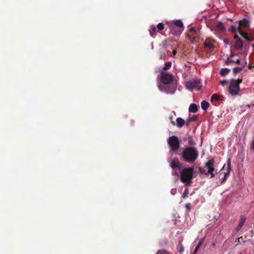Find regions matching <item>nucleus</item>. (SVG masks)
I'll return each mask as SVG.
<instances>
[{"label":"nucleus","mask_w":254,"mask_h":254,"mask_svg":"<svg viewBox=\"0 0 254 254\" xmlns=\"http://www.w3.org/2000/svg\"><path fill=\"white\" fill-rule=\"evenodd\" d=\"M171 122L172 125H175V122L173 120V117H170Z\"/></svg>","instance_id":"obj_38"},{"label":"nucleus","mask_w":254,"mask_h":254,"mask_svg":"<svg viewBox=\"0 0 254 254\" xmlns=\"http://www.w3.org/2000/svg\"><path fill=\"white\" fill-rule=\"evenodd\" d=\"M196 119V117L195 116H193L189 120V121H192V120H195Z\"/></svg>","instance_id":"obj_37"},{"label":"nucleus","mask_w":254,"mask_h":254,"mask_svg":"<svg viewBox=\"0 0 254 254\" xmlns=\"http://www.w3.org/2000/svg\"><path fill=\"white\" fill-rule=\"evenodd\" d=\"M158 88L160 91H164L166 94H173L175 93L177 89V85L176 84H168V85H166L162 88L161 86L159 84Z\"/></svg>","instance_id":"obj_8"},{"label":"nucleus","mask_w":254,"mask_h":254,"mask_svg":"<svg viewBox=\"0 0 254 254\" xmlns=\"http://www.w3.org/2000/svg\"><path fill=\"white\" fill-rule=\"evenodd\" d=\"M188 193H189V189L188 188H186L183 192V194L182 195V198H185L186 197H187L188 195Z\"/></svg>","instance_id":"obj_29"},{"label":"nucleus","mask_w":254,"mask_h":254,"mask_svg":"<svg viewBox=\"0 0 254 254\" xmlns=\"http://www.w3.org/2000/svg\"><path fill=\"white\" fill-rule=\"evenodd\" d=\"M167 143L170 151L175 153H177L180 147V143L178 137L175 135L171 136L168 138Z\"/></svg>","instance_id":"obj_3"},{"label":"nucleus","mask_w":254,"mask_h":254,"mask_svg":"<svg viewBox=\"0 0 254 254\" xmlns=\"http://www.w3.org/2000/svg\"><path fill=\"white\" fill-rule=\"evenodd\" d=\"M242 79H232L229 86V92L232 95H238L240 91V84L242 82Z\"/></svg>","instance_id":"obj_5"},{"label":"nucleus","mask_w":254,"mask_h":254,"mask_svg":"<svg viewBox=\"0 0 254 254\" xmlns=\"http://www.w3.org/2000/svg\"><path fill=\"white\" fill-rule=\"evenodd\" d=\"M150 34L151 37H154L156 34V28L155 25H152L149 29Z\"/></svg>","instance_id":"obj_17"},{"label":"nucleus","mask_w":254,"mask_h":254,"mask_svg":"<svg viewBox=\"0 0 254 254\" xmlns=\"http://www.w3.org/2000/svg\"><path fill=\"white\" fill-rule=\"evenodd\" d=\"M230 69L227 68H222L220 70V74L221 76L226 75L229 72Z\"/></svg>","instance_id":"obj_21"},{"label":"nucleus","mask_w":254,"mask_h":254,"mask_svg":"<svg viewBox=\"0 0 254 254\" xmlns=\"http://www.w3.org/2000/svg\"><path fill=\"white\" fill-rule=\"evenodd\" d=\"M185 124V121L182 118H178L176 119V125L179 128H181Z\"/></svg>","instance_id":"obj_14"},{"label":"nucleus","mask_w":254,"mask_h":254,"mask_svg":"<svg viewBox=\"0 0 254 254\" xmlns=\"http://www.w3.org/2000/svg\"><path fill=\"white\" fill-rule=\"evenodd\" d=\"M232 62H234V61H232V60H228V62H227V63L228 64H230V63H231Z\"/></svg>","instance_id":"obj_41"},{"label":"nucleus","mask_w":254,"mask_h":254,"mask_svg":"<svg viewBox=\"0 0 254 254\" xmlns=\"http://www.w3.org/2000/svg\"><path fill=\"white\" fill-rule=\"evenodd\" d=\"M243 69L242 67H235L233 69V72L234 74H237L240 72Z\"/></svg>","instance_id":"obj_26"},{"label":"nucleus","mask_w":254,"mask_h":254,"mask_svg":"<svg viewBox=\"0 0 254 254\" xmlns=\"http://www.w3.org/2000/svg\"><path fill=\"white\" fill-rule=\"evenodd\" d=\"M176 53H177V52H176L175 50H174V51H173V53H172V54H173V56H175V55H176Z\"/></svg>","instance_id":"obj_40"},{"label":"nucleus","mask_w":254,"mask_h":254,"mask_svg":"<svg viewBox=\"0 0 254 254\" xmlns=\"http://www.w3.org/2000/svg\"><path fill=\"white\" fill-rule=\"evenodd\" d=\"M177 192V190L176 189H172L171 190V193L172 195H174Z\"/></svg>","instance_id":"obj_34"},{"label":"nucleus","mask_w":254,"mask_h":254,"mask_svg":"<svg viewBox=\"0 0 254 254\" xmlns=\"http://www.w3.org/2000/svg\"><path fill=\"white\" fill-rule=\"evenodd\" d=\"M186 207L187 209H190V204L188 203V204H186Z\"/></svg>","instance_id":"obj_39"},{"label":"nucleus","mask_w":254,"mask_h":254,"mask_svg":"<svg viewBox=\"0 0 254 254\" xmlns=\"http://www.w3.org/2000/svg\"><path fill=\"white\" fill-rule=\"evenodd\" d=\"M157 28L159 30H162L164 29V25L162 22L159 23L157 24Z\"/></svg>","instance_id":"obj_28"},{"label":"nucleus","mask_w":254,"mask_h":254,"mask_svg":"<svg viewBox=\"0 0 254 254\" xmlns=\"http://www.w3.org/2000/svg\"><path fill=\"white\" fill-rule=\"evenodd\" d=\"M188 143L191 146H194L195 145V142L193 139L192 137L190 136L188 137Z\"/></svg>","instance_id":"obj_23"},{"label":"nucleus","mask_w":254,"mask_h":254,"mask_svg":"<svg viewBox=\"0 0 254 254\" xmlns=\"http://www.w3.org/2000/svg\"><path fill=\"white\" fill-rule=\"evenodd\" d=\"M156 254H171L170 252H169L168 251L162 250L158 251V252L156 253Z\"/></svg>","instance_id":"obj_27"},{"label":"nucleus","mask_w":254,"mask_h":254,"mask_svg":"<svg viewBox=\"0 0 254 254\" xmlns=\"http://www.w3.org/2000/svg\"><path fill=\"white\" fill-rule=\"evenodd\" d=\"M204 46L206 48H209V49H211V48H213V46H212V44L210 43H209V42L205 43Z\"/></svg>","instance_id":"obj_31"},{"label":"nucleus","mask_w":254,"mask_h":254,"mask_svg":"<svg viewBox=\"0 0 254 254\" xmlns=\"http://www.w3.org/2000/svg\"><path fill=\"white\" fill-rule=\"evenodd\" d=\"M173 80V76L170 73H162L161 75V82L166 85L170 84Z\"/></svg>","instance_id":"obj_9"},{"label":"nucleus","mask_w":254,"mask_h":254,"mask_svg":"<svg viewBox=\"0 0 254 254\" xmlns=\"http://www.w3.org/2000/svg\"><path fill=\"white\" fill-rule=\"evenodd\" d=\"M231 31H232V33L234 34H237L238 31L239 32V26L237 27L234 25H232L231 26Z\"/></svg>","instance_id":"obj_22"},{"label":"nucleus","mask_w":254,"mask_h":254,"mask_svg":"<svg viewBox=\"0 0 254 254\" xmlns=\"http://www.w3.org/2000/svg\"><path fill=\"white\" fill-rule=\"evenodd\" d=\"M222 170L219 173V177L220 178L222 177L221 183L222 184L224 183L228 176V175L230 174L231 171V163L230 160L229 159L228 164H227V170L226 172H222Z\"/></svg>","instance_id":"obj_10"},{"label":"nucleus","mask_w":254,"mask_h":254,"mask_svg":"<svg viewBox=\"0 0 254 254\" xmlns=\"http://www.w3.org/2000/svg\"><path fill=\"white\" fill-rule=\"evenodd\" d=\"M208 174H210V178H213L215 177V174L213 172H212L211 173H207V175Z\"/></svg>","instance_id":"obj_36"},{"label":"nucleus","mask_w":254,"mask_h":254,"mask_svg":"<svg viewBox=\"0 0 254 254\" xmlns=\"http://www.w3.org/2000/svg\"><path fill=\"white\" fill-rule=\"evenodd\" d=\"M170 167L173 169H175L178 168L180 169L181 168V164L179 163V160L178 158H174L171 160Z\"/></svg>","instance_id":"obj_12"},{"label":"nucleus","mask_w":254,"mask_h":254,"mask_svg":"<svg viewBox=\"0 0 254 254\" xmlns=\"http://www.w3.org/2000/svg\"><path fill=\"white\" fill-rule=\"evenodd\" d=\"M227 83V81H226V80H222V81H221V85H223V86H224V85H226Z\"/></svg>","instance_id":"obj_35"},{"label":"nucleus","mask_w":254,"mask_h":254,"mask_svg":"<svg viewBox=\"0 0 254 254\" xmlns=\"http://www.w3.org/2000/svg\"><path fill=\"white\" fill-rule=\"evenodd\" d=\"M198 171L201 173L205 174V175H207V172H206L202 168L199 167L198 168Z\"/></svg>","instance_id":"obj_32"},{"label":"nucleus","mask_w":254,"mask_h":254,"mask_svg":"<svg viewBox=\"0 0 254 254\" xmlns=\"http://www.w3.org/2000/svg\"><path fill=\"white\" fill-rule=\"evenodd\" d=\"M240 60H237L236 61V63L238 64H240Z\"/></svg>","instance_id":"obj_43"},{"label":"nucleus","mask_w":254,"mask_h":254,"mask_svg":"<svg viewBox=\"0 0 254 254\" xmlns=\"http://www.w3.org/2000/svg\"><path fill=\"white\" fill-rule=\"evenodd\" d=\"M224 166H225V165L223 166V168L222 169V170L224 168Z\"/></svg>","instance_id":"obj_44"},{"label":"nucleus","mask_w":254,"mask_h":254,"mask_svg":"<svg viewBox=\"0 0 254 254\" xmlns=\"http://www.w3.org/2000/svg\"><path fill=\"white\" fill-rule=\"evenodd\" d=\"M193 168L189 167L183 169L180 173V180L181 182L186 184H189L191 182L193 178Z\"/></svg>","instance_id":"obj_2"},{"label":"nucleus","mask_w":254,"mask_h":254,"mask_svg":"<svg viewBox=\"0 0 254 254\" xmlns=\"http://www.w3.org/2000/svg\"><path fill=\"white\" fill-rule=\"evenodd\" d=\"M190 31L193 33H195L196 32V30L194 27H191L190 29Z\"/></svg>","instance_id":"obj_33"},{"label":"nucleus","mask_w":254,"mask_h":254,"mask_svg":"<svg viewBox=\"0 0 254 254\" xmlns=\"http://www.w3.org/2000/svg\"><path fill=\"white\" fill-rule=\"evenodd\" d=\"M235 38H237V36H236V35H235Z\"/></svg>","instance_id":"obj_45"},{"label":"nucleus","mask_w":254,"mask_h":254,"mask_svg":"<svg viewBox=\"0 0 254 254\" xmlns=\"http://www.w3.org/2000/svg\"><path fill=\"white\" fill-rule=\"evenodd\" d=\"M214 160L213 159H211L208 160L205 164V167L208 170L207 173H211L212 172H214Z\"/></svg>","instance_id":"obj_11"},{"label":"nucleus","mask_w":254,"mask_h":254,"mask_svg":"<svg viewBox=\"0 0 254 254\" xmlns=\"http://www.w3.org/2000/svg\"><path fill=\"white\" fill-rule=\"evenodd\" d=\"M211 100H219V96L218 94H213L211 97Z\"/></svg>","instance_id":"obj_30"},{"label":"nucleus","mask_w":254,"mask_h":254,"mask_svg":"<svg viewBox=\"0 0 254 254\" xmlns=\"http://www.w3.org/2000/svg\"><path fill=\"white\" fill-rule=\"evenodd\" d=\"M177 250L179 252V253H182L184 252V247L181 243H180L177 246Z\"/></svg>","instance_id":"obj_24"},{"label":"nucleus","mask_w":254,"mask_h":254,"mask_svg":"<svg viewBox=\"0 0 254 254\" xmlns=\"http://www.w3.org/2000/svg\"><path fill=\"white\" fill-rule=\"evenodd\" d=\"M202 85L199 79H192L186 82V87L190 91L193 90H199Z\"/></svg>","instance_id":"obj_6"},{"label":"nucleus","mask_w":254,"mask_h":254,"mask_svg":"<svg viewBox=\"0 0 254 254\" xmlns=\"http://www.w3.org/2000/svg\"><path fill=\"white\" fill-rule=\"evenodd\" d=\"M216 28L217 30L220 31L221 32H223L226 29L224 25L223 24L222 22L220 21L217 23Z\"/></svg>","instance_id":"obj_16"},{"label":"nucleus","mask_w":254,"mask_h":254,"mask_svg":"<svg viewBox=\"0 0 254 254\" xmlns=\"http://www.w3.org/2000/svg\"><path fill=\"white\" fill-rule=\"evenodd\" d=\"M198 154V151L195 147L187 146L183 150L181 156L185 162L193 163L197 159Z\"/></svg>","instance_id":"obj_1"},{"label":"nucleus","mask_w":254,"mask_h":254,"mask_svg":"<svg viewBox=\"0 0 254 254\" xmlns=\"http://www.w3.org/2000/svg\"><path fill=\"white\" fill-rule=\"evenodd\" d=\"M171 65H172V63L170 62L166 63L165 64L164 66L163 67V69L167 70V69H169L170 68V67L171 66Z\"/></svg>","instance_id":"obj_25"},{"label":"nucleus","mask_w":254,"mask_h":254,"mask_svg":"<svg viewBox=\"0 0 254 254\" xmlns=\"http://www.w3.org/2000/svg\"><path fill=\"white\" fill-rule=\"evenodd\" d=\"M243 46V44L242 41L241 39H238L236 41L234 45V48L236 50H240L242 48Z\"/></svg>","instance_id":"obj_15"},{"label":"nucleus","mask_w":254,"mask_h":254,"mask_svg":"<svg viewBox=\"0 0 254 254\" xmlns=\"http://www.w3.org/2000/svg\"><path fill=\"white\" fill-rule=\"evenodd\" d=\"M246 218L245 216L241 215L240 216V219L239 224L236 228V230L237 231H239L242 228V227H243V226L244 225V224L246 221Z\"/></svg>","instance_id":"obj_13"},{"label":"nucleus","mask_w":254,"mask_h":254,"mask_svg":"<svg viewBox=\"0 0 254 254\" xmlns=\"http://www.w3.org/2000/svg\"><path fill=\"white\" fill-rule=\"evenodd\" d=\"M174 31H178V28L177 29L176 27L174 26Z\"/></svg>","instance_id":"obj_42"},{"label":"nucleus","mask_w":254,"mask_h":254,"mask_svg":"<svg viewBox=\"0 0 254 254\" xmlns=\"http://www.w3.org/2000/svg\"><path fill=\"white\" fill-rule=\"evenodd\" d=\"M174 25L170 26L172 33L175 35H180L184 30V25L181 20H176L173 21Z\"/></svg>","instance_id":"obj_4"},{"label":"nucleus","mask_w":254,"mask_h":254,"mask_svg":"<svg viewBox=\"0 0 254 254\" xmlns=\"http://www.w3.org/2000/svg\"><path fill=\"white\" fill-rule=\"evenodd\" d=\"M203 242V239H200L199 240L198 243H197V245L196 246V247H195V248L194 249V252H193L192 254H196L197 252L198 251V250L199 249L200 247L202 244Z\"/></svg>","instance_id":"obj_18"},{"label":"nucleus","mask_w":254,"mask_h":254,"mask_svg":"<svg viewBox=\"0 0 254 254\" xmlns=\"http://www.w3.org/2000/svg\"><path fill=\"white\" fill-rule=\"evenodd\" d=\"M189 111L192 113H196L197 111V107L195 104H191L189 107Z\"/></svg>","instance_id":"obj_19"},{"label":"nucleus","mask_w":254,"mask_h":254,"mask_svg":"<svg viewBox=\"0 0 254 254\" xmlns=\"http://www.w3.org/2000/svg\"><path fill=\"white\" fill-rule=\"evenodd\" d=\"M239 23V33L245 39L250 40L247 37V34L242 31L243 29H247L250 27V22L246 19H243L238 21Z\"/></svg>","instance_id":"obj_7"},{"label":"nucleus","mask_w":254,"mask_h":254,"mask_svg":"<svg viewBox=\"0 0 254 254\" xmlns=\"http://www.w3.org/2000/svg\"><path fill=\"white\" fill-rule=\"evenodd\" d=\"M209 103L205 101H203L201 103V108L204 111H206L209 108Z\"/></svg>","instance_id":"obj_20"}]
</instances>
